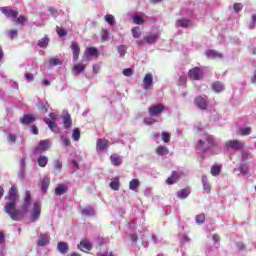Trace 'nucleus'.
I'll return each instance as SVG.
<instances>
[{
    "instance_id": "obj_1",
    "label": "nucleus",
    "mask_w": 256,
    "mask_h": 256,
    "mask_svg": "<svg viewBox=\"0 0 256 256\" xmlns=\"http://www.w3.org/2000/svg\"><path fill=\"white\" fill-rule=\"evenodd\" d=\"M17 199H19V195L17 194V187L12 186L8 192V195L5 197L7 202L4 206V211L11 217L13 221H19L21 219L19 217L20 211L15 208L17 205Z\"/></svg>"
},
{
    "instance_id": "obj_2",
    "label": "nucleus",
    "mask_w": 256,
    "mask_h": 256,
    "mask_svg": "<svg viewBox=\"0 0 256 256\" xmlns=\"http://www.w3.org/2000/svg\"><path fill=\"white\" fill-rule=\"evenodd\" d=\"M213 147H219V143L215 140V136L206 134L203 139L198 140L195 149L196 151H202V153H207L209 149H213Z\"/></svg>"
},
{
    "instance_id": "obj_3",
    "label": "nucleus",
    "mask_w": 256,
    "mask_h": 256,
    "mask_svg": "<svg viewBox=\"0 0 256 256\" xmlns=\"http://www.w3.org/2000/svg\"><path fill=\"white\" fill-rule=\"evenodd\" d=\"M49 117H50V120L44 119V123H46V125H48L49 129H51L53 131V133H61V131L59 130V126H57V124L55 123V121H57L55 114L50 113Z\"/></svg>"
},
{
    "instance_id": "obj_4",
    "label": "nucleus",
    "mask_w": 256,
    "mask_h": 256,
    "mask_svg": "<svg viewBox=\"0 0 256 256\" xmlns=\"http://www.w3.org/2000/svg\"><path fill=\"white\" fill-rule=\"evenodd\" d=\"M51 147V143L49 140H41L38 144V147L34 150V155H41V153H45V151H49Z\"/></svg>"
},
{
    "instance_id": "obj_5",
    "label": "nucleus",
    "mask_w": 256,
    "mask_h": 256,
    "mask_svg": "<svg viewBox=\"0 0 256 256\" xmlns=\"http://www.w3.org/2000/svg\"><path fill=\"white\" fill-rule=\"evenodd\" d=\"M36 121L37 117L33 114H24L19 118V123L25 127H29V125H32V123H35Z\"/></svg>"
},
{
    "instance_id": "obj_6",
    "label": "nucleus",
    "mask_w": 256,
    "mask_h": 256,
    "mask_svg": "<svg viewBox=\"0 0 256 256\" xmlns=\"http://www.w3.org/2000/svg\"><path fill=\"white\" fill-rule=\"evenodd\" d=\"M227 149H233L234 151H242L245 147V143L239 140H229L226 142Z\"/></svg>"
},
{
    "instance_id": "obj_7",
    "label": "nucleus",
    "mask_w": 256,
    "mask_h": 256,
    "mask_svg": "<svg viewBox=\"0 0 256 256\" xmlns=\"http://www.w3.org/2000/svg\"><path fill=\"white\" fill-rule=\"evenodd\" d=\"M163 111H165V106L163 104L153 105L148 109L150 117H157L158 115H161Z\"/></svg>"
},
{
    "instance_id": "obj_8",
    "label": "nucleus",
    "mask_w": 256,
    "mask_h": 256,
    "mask_svg": "<svg viewBox=\"0 0 256 256\" xmlns=\"http://www.w3.org/2000/svg\"><path fill=\"white\" fill-rule=\"evenodd\" d=\"M188 75L193 81H200V79H203V70L199 67H194L189 70Z\"/></svg>"
},
{
    "instance_id": "obj_9",
    "label": "nucleus",
    "mask_w": 256,
    "mask_h": 256,
    "mask_svg": "<svg viewBox=\"0 0 256 256\" xmlns=\"http://www.w3.org/2000/svg\"><path fill=\"white\" fill-rule=\"evenodd\" d=\"M97 55H99V50H97V48H86L83 55V61H91V57H97Z\"/></svg>"
},
{
    "instance_id": "obj_10",
    "label": "nucleus",
    "mask_w": 256,
    "mask_h": 256,
    "mask_svg": "<svg viewBox=\"0 0 256 256\" xmlns=\"http://www.w3.org/2000/svg\"><path fill=\"white\" fill-rule=\"evenodd\" d=\"M0 11L6 17L13 19V21L19 17V12L17 10H11L9 7H1Z\"/></svg>"
},
{
    "instance_id": "obj_11",
    "label": "nucleus",
    "mask_w": 256,
    "mask_h": 256,
    "mask_svg": "<svg viewBox=\"0 0 256 256\" xmlns=\"http://www.w3.org/2000/svg\"><path fill=\"white\" fill-rule=\"evenodd\" d=\"M70 49L72 50L73 61H77L81 54V47L79 46V43L76 41L71 42Z\"/></svg>"
},
{
    "instance_id": "obj_12",
    "label": "nucleus",
    "mask_w": 256,
    "mask_h": 256,
    "mask_svg": "<svg viewBox=\"0 0 256 256\" xmlns=\"http://www.w3.org/2000/svg\"><path fill=\"white\" fill-rule=\"evenodd\" d=\"M153 87V74L147 73L143 79V89L149 91Z\"/></svg>"
},
{
    "instance_id": "obj_13",
    "label": "nucleus",
    "mask_w": 256,
    "mask_h": 256,
    "mask_svg": "<svg viewBox=\"0 0 256 256\" xmlns=\"http://www.w3.org/2000/svg\"><path fill=\"white\" fill-rule=\"evenodd\" d=\"M39 217H41V203L35 202L33 212L31 214V220L37 221V219H39Z\"/></svg>"
},
{
    "instance_id": "obj_14",
    "label": "nucleus",
    "mask_w": 256,
    "mask_h": 256,
    "mask_svg": "<svg viewBox=\"0 0 256 256\" xmlns=\"http://www.w3.org/2000/svg\"><path fill=\"white\" fill-rule=\"evenodd\" d=\"M181 178V174L177 171H172L171 176L168 177L166 180L167 185H175L177 183V180Z\"/></svg>"
},
{
    "instance_id": "obj_15",
    "label": "nucleus",
    "mask_w": 256,
    "mask_h": 256,
    "mask_svg": "<svg viewBox=\"0 0 256 256\" xmlns=\"http://www.w3.org/2000/svg\"><path fill=\"white\" fill-rule=\"evenodd\" d=\"M109 147V140L99 138L96 143L97 151H105Z\"/></svg>"
},
{
    "instance_id": "obj_16",
    "label": "nucleus",
    "mask_w": 256,
    "mask_h": 256,
    "mask_svg": "<svg viewBox=\"0 0 256 256\" xmlns=\"http://www.w3.org/2000/svg\"><path fill=\"white\" fill-rule=\"evenodd\" d=\"M194 103L199 109H207V99L203 98V96L196 97Z\"/></svg>"
},
{
    "instance_id": "obj_17",
    "label": "nucleus",
    "mask_w": 256,
    "mask_h": 256,
    "mask_svg": "<svg viewBox=\"0 0 256 256\" xmlns=\"http://www.w3.org/2000/svg\"><path fill=\"white\" fill-rule=\"evenodd\" d=\"M79 249H81V251H91V249H93V244H91V242L87 239L81 240L80 244H79Z\"/></svg>"
},
{
    "instance_id": "obj_18",
    "label": "nucleus",
    "mask_w": 256,
    "mask_h": 256,
    "mask_svg": "<svg viewBox=\"0 0 256 256\" xmlns=\"http://www.w3.org/2000/svg\"><path fill=\"white\" fill-rule=\"evenodd\" d=\"M30 205H31V191L27 190L24 197V203L22 205L23 211H28Z\"/></svg>"
},
{
    "instance_id": "obj_19",
    "label": "nucleus",
    "mask_w": 256,
    "mask_h": 256,
    "mask_svg": "<svg viewBox=\"0 0 256 256\" xmlns=\"http://www.w3.org/2000/svg\"><path fill=\"white\" fill-rule=\"evenodd\" d=\"M205 55L208 57V59H217V57L220 59L223 58V54L219 53L215 49L206 50Z\"/></svg>"
},
{
    "instance_id": "obj_20",
    "label": "nucleus",
    "mask_w": 256,
    "mask_h": 256,
    "mask_svg": "<svg viewBox=\"0 0 256 256\" xmlns=\"http://www.w3.org/2000/svg\"><path fill=\"white\" fill-rule=\"evenodd\" d=\"M110 162L114 165V167H119L120 165H122L123 160L118 154H112L110 156Z\"/></svg>"
},
{
    "instance_id": "obj_21",
    "label": "nucleus",
    "mask_w": 256,
    "mask_h": 256,
    "mask_svg": "<svg viewBox=\"0 0 256 256\" xmlns=\"http://www.w3.org/2000/svg\"><path fill=\"white\" fill-rule=\"evenodd\" d=\"M202 185H203V191L204 193H211V184H209V179L207 176H202Z\"/></svg>"
},
{
    "instance_id": "obj_22",
    "label": "nucleus",
    "mask_w": 256,
    "mask_h": 256,
    "mask_svg": "<svg viewBox=\"0 0 256 256\" xmlns=\"http://www.w3.org/2000/svg\"><path fill=\"white\" fill-rule=\"evenodd\" d=\"M212 90L214 91V93H223V91L225 90V86H223V83L216 81L214 82L212 85Z\"/></svg>"
},
{
    "instance_id": "obj_23",
    "label": "nucleus",
    "mask_w": 256,
    "mask_h": 256,
    "mask_svg": "<svg viewBox=\"0 0 256 256\" xmlns=\"http://www.w3.org/2000/svg\"><path fill=\"white\" fill-rule=\"evenodd\" d=\"M67 191H69V187H67V185L65 184H60L58 185V187L55 188V195H58V196L65 195Z\"/></svg>"
},
{
    "instance_id": "obj_24",
    "label": "nucleus",
    "mask_w": 256,
    "mask_h": 256,
    "mask_svg": "<svg viewBox=\"0 0 256 256\" xmlns=\"http://www.w3.org/2000/svg\"><path fill=\"white\" fill-rule=\"evenodd\" d=\"M120 187L121 183L119 181V177L113 178L110 182V189H112V191H119Z\"/></svg>"
},
{
    "instance_id": "obj_25",
    "label": "nucleus",
    "mask_w": 256,
    "mask_h": 256,
    "mask_svg": "<svg viewBox=\"0 0 256 256\" xmlns=\"http://www.w3.org/2000/svg\"><path fill=\"white\" fill-rule=\"evenodd\" d=\"M57 249L59 253H62V255H65L69 251V245L67 242H58Z\"/></svg>"
},
{
    "instance_id": "obj_26",
    "label": "nucleus",
    "mask_w": 256,
    "mask_h": 256,
    "mask_svg": "<svg viewBox=\"0 0 256 256\" xmlns=\"http://www.w3.org/2000/svg\"><path fill=\"white\" fill-rule=\"evenodd\" d=\"M49 243V235L40 234V239L37 241L38 247H45Z\"/></svg>"
},
{
    "instance_id": "obj_27",
    "label": "nucleus",
    "mask_w": 256,
    "mask_h": 256,
    "mask_svg": "<svg viewBox=\"0 0 256 256\" xmlns=\"http://www.w3.org/2000/svg\"><path fill=\"white\" fill-rule=\"evenodd\" d=\"M157 39H159V33L151 34L144 37L145 43H148L149 45H153V43H155Z\"/></svg>"
},
{
    "instance_id": "obj_28",
    "label": "nucleus",
    "mask_w": 256,
    "mask_h": 256,
    "mask_svg": "<svg viewBox=\"0 0 256 256\" xmlns=\"http://www.w3.org/2000/svg\"><path fill=\"white\" fill-rule=\"evenodd\" d=\"M189 25H191V20L189 19L182 18L176 21V27L187 28Z\"/></svg>"
},
{
    "instance_id": "obj_29",
    "label": "nucleus",
    "mask_w": 256,
    "mask_h": 256,
    "mask_svg": "<svg viewBox=\"0 0 256 256\" xmlns=\"http://www.w3.org/2000/svg\"><path fill=\"white\" fill-rule=\"evenodd\" d=\"M156 153L160 156L169 155V148H167V146L160 145L156 148Z\"/></svg>"
},
{
    "instance_id": "obj_30",
    "label": "nucleus",
    "mask_w": 256,
    "mask_h": 256,
    "mask_svg": "<svg viewBox=\"0 0 256 256\" xmlns=\"http://www.w3.org/2000/svg\"><path fill=\"white\" fill-rule=\"evenodd\" d=\"M63 123H64V127H66L67 129L71 128V125H73V120L71 119V114L67 113L66 115H64Z\"/></svg>"
},
{
    "instance_id": "obj_31",
    "label": "nucleus",
    "mask_w": 256,
    "mask_h": 256,
    "mask_svg": "<svg viewBox=\"0 0 256 256\" xmlns=\"http://www.w3.org/2000/svg\"><path fill=\"white\" fill-rule=\"evenodd\" d=\"M37 45L41 49H47V47L49 46V37L45 36L44 38H41L38 41Z\"/></svg>"
},
{
    "instance_id": "obj_32",
    "label": "nucleus",
    "mask_w": 256,
    "mask_h": 256,
    "mask_svg": "<svg viewBox=\"0 0 256 256\" xmlns=\"http://www.w3.org/2000/svg\"><path fill=\"white\" fill-rule=\"evenodd\" d=\"M141 186L139 179H133L129 182V189L131 191H137V188Z\"/></svg>"
},
{
    "instance_id": "obj_33",
    "label": "nucleus",
    "mask_w": 256,
    "mask_h": 256,
    "mask_svg": "<svg viewBox=\"0 0 256 256\" xmlns=\"http://www.w3.org/2000/svg\"><path fill=\"white\" fill-rule=\"evenodd\" d=\"M37 163L39 167H47V164L49 163V158L47 156H39L37 159Z\"/></svg>"
},
{
    "instance_id": "obj_34",
    "label": "nucleus",
    "mask_w": 256,
    "mask_h": 256,
    "mask_svg": "<svg viewBox=\"0 0 256 256\" xmlns=\"http://www.w3.org/2000/svg\"><path fill=\"white\" fill-rule=\"evenodd\" d=\"M27 21H28L27 16H24V15H20L19 17H16L14 19V23H17L18 25H25Z\"/></svg>"
},
{
    "instance_id": "obj_35",
    "label": "nucleus",
    "mask_w": 256,
    "mask_h": 256,
    "mask_svg": "<svg viewBox=\"0 0 256 256\" xmlns=\"http://www.w3.org/2000/svg\"><path fill=\"white\" fill-rule=\"evenodd\" d=\"M210 173H211V175H213V177H217V175H219V173H221V166L213 165L211 167Z\"/></svg>"
},
{
    "instance_id": "obj_36",
    "label": "nucleus",
    "mask_w": 256,
    "mask_h": 256,
    "mask_svg": "<svg viewBox=\"0 0 256 256\" xmlns=\"http://www.w3.org/2000/svg\"><path fill=\"white\" fill-rule=\"evenodd\" d=\"M82 215L93 216L95 215V210L88 206L82 210Z\"/></svg>"
},
{
    "instance_id": "obj_37",
    "label": "nucleus",
    "mask_w": 256,
    "mask_h": 256,
    "mask_svg": "<svg viewBox=\"0 0 256 256\" xmlns=\"http://www.w3.org/2000/svg\"><path fill=\"white\" fill-rule=\"evenodd\" d=\"M72 139L74 141H79V139H81V131L79 130V128H75L73 130Z\"/></svg>"
},
{
    "instance_id": "obj_38",
    "label": "nucleus",
    "mask_w": 256,
    "mask_h": 256,
    "mask_svg": "<svg viewBox=\"0 0 256 256\" xmlns=\"http://www.w3.org/2000/svg\"><path fill=\"white\" fill-rule=\"evenodd\" d=\"M84 69H85V66L76 65L73 67V73H74V75H79V73H83Z\"/></svg>"
},
{
    "instance_id": "obj_39",
    "label": "nucleus",
    "mask_w": 256,
    "mask_h": 256,
    "mask_svg": "<svg viewBox=\"0 0 256 256\" xmlns=\"http://www.w3.org/2000/svg\"><path fill=\"white\" fill-rule=\"evenodd\" d=\"M161 137H162V141H164V143H169V141H171V134L169 132H162L161 133Z\"/></svg>"
},
{
    "instance_id": "obj_40",
    "label": "nucleus",
    "mask_w": 256,
    "mask_h": 256,
    "mask_svg": "<svg viewBox=\"0 0 256 256\" xmlns=\"http://www.w3.org/2000/svg\"><path fill=\"white\" fill-rule=\"evenodd\" d=\"M104 19L106 21V23H109V25H115V17H113V15L108 14L104 16Z\"/></svg>"
},
{
    "instance_id": "obj_41",
    "label": "nucleus",
    "mask_w": 256,
    "mask_h": 256,
    "mask_svg": "<svg viewBox=\"0 0 256 256\" xmlns=\"http://www.w3.org/2000/svg\"><path fill=\"white\" fill-rule=\"evenodd\" d=\"M56 32H57L58 37H67V30H65L59 26L56 27Z\"/></svg>"
},
{
    "instance_id": "obj_42",
    "label": "nucleus",
    "mask_w": 256,
    "mask_h": 256,
    "mask_svg": "<svg viewBox=\"0 0 256 256\" xmlns=\"http://www.w3.org/2000/svg\"><path fill=\"white\" fill-rule=\"evenodd\" d=\"M132 35L134 39H139V37H141V29H139V27L132 28Z\"/></svg>"
},
{
    "instance_id": "obj_43",
    "label": "nucleus",
    "mask_w": 256,
    "mask_h": 256,
    "mask_svg": "<svg viewBox=\"0 0 256 256\" xmlns=\"http://www.w3.org/2000/svg\"><path fill=\"white\" fill-rule=\"evenodd\" d=\"M118 53L121 57H125V53H127V46L125 45H120L118 46Z\"/></svg>"
},
{
    "instance_id": "obj_44",
    "label": "nucleus",
    "mask_w": 256,
    "mask_h": 256,
    "mask_svg": "<svg viewBox=\"0 0 256 256\" xmlns=\"http://www.w3.org/2000/svg\"><path fill=\"white\" fill-rule=\"evenodd\" d=\"M195 220H196V223H198V225H203V223H205V214L197 215Z\"/></svg>"
},
{
    "instance_id": "obj_45",
    "label": "nucleus",
    "mask_w": 256,
    "mask_h": 256,
    "mask_svg": "<svg viewBox=\"0 0 256 256\" xmlns=\"http://www.w3.org/2000/svg\"><path fill=\"white\" fill-rule=\"evenodd\" d=\"M178 197H180V199H187V197H189V191H187V189H182L178 193Z\"/></svg>"
},
{
    "instance_id": "obj_46",
    "label": "nucleus",
    "mask_w": 256,
    "mask_h": 256,
    "mask_svg": "<svg viewBox=\"0 0 256 256\" xmlns=\"http://www.w3.org/2000/svg\"><path fill=\"white\" fill-rule=\"evenodd\" d=\"M133 19L136 25H143V23L145 22V20H143V18L139 15H134Z\"/></svg>"
},
{
    "instance_id": "obj_47",
    "label": "nucleus",
    "mask_w": 256,
    "mask_h": 256,
    "mask_svg": "<svg viewBox=\"0 0 256 256\" xmlns=\"http://www.w3.org/2000/svg\"><path fill=\"white\" fill-rule=\"evenodd\" d=\"M256 27V14L251 15V21L249 23V29H255Z\"/></svg>"
},
{
    "instance_id": "obj_48",
    "label": "nucleus",
    "mask_w": 256,
    "mask_h": 256,
    "mask_svg": "<svg viewBox=\"0 0 256 256\" xmlns=\"http://www.w3.org/2000/svg\"><path fill=\"white\" fill-rule=\"evenodd\" d=\"M239 133L244 136L251 135V128L250 127L240 128Z\"/></svg>"
},
{
    "instance_id": "obj_49",
    "label": "nucleus",
    "mask_w": 256,
    "mask_h": 256,
    "mask_svg": "<svg viewBox=\"0 0 256 256\" xmlns=\"http://www.w3.org/2000/svg\"><path fill=\"white\" fill-rule=\"evenodd\" d=\"M48 188H49V179L44 178V179L42 180L41 189H42V191H47Z\"/></svg>"
},
{
    "instance_id": "obj_50",
    "label": "nucleus",
    "mask_w": 256,
    "mask_h": 256,
    "mask_svg": "<svg viewBox=\"0 0 256 256\" xmlns=\"http://www.w3.org/2000/svg\"><path fill=\"white\" fill-rule=\"evenodd\" d=\"M233 9H234L235 13H239V11L243 10V4H241V3H234Z\"/></svg>"
},
{
    "instance_id": "obj_51",
    "label": "nucleus",
    "mask_w": 256,
    "mask_h": 256,
    "mask_svg": "<svg viewBox=\"0 0 256 256\" xmlns=\"http://www.w3.org/2000/svg\"><path fill=\"white\" fill-rule=\"evenodd\" d=\"M122 73L125 77H131L133 75V69L126 68L122 71Z\"/></svg>"
},
{
    "instance_id": "obj_52",
    "label": "nucleus",
    "mask_w": 256,
    "mask_h": 256,
    "mask_svg": "<svg viewBox=\"0 0 256 256\" xmlns=\"http://www.w3.org/2000/svg\"><path fill=\"white\" fill-rule=\"evenodd\" d=\"M49 65H61V60L59 58L50 59L48 62Z\"/></svg>"
},
{
    "instance_id": "obj_53",
    "label": "nucleus",
    "mask_w": 256,
    "mask_h": 256,
    "mask_svg": "<svg viewBox=\"0 0 256 256\" xmlns=\"http://www.w3.org/2000/svg\"><path fill=\"white\" fill-rule=\"evenodd\" d=\"M101 39L102 41H107V39H109V31L103 30L101 34Z\"/></svg>"
},
{
    "instance_id": "obj_54",
    "label": "nucleus",
    "mask_w": 256,
    "mask_h": 256,
    "mask_svg": "<svg viewBox=\"0 0 256 256\" xmlns=\"http://www.w3.org/2000/svg\"><path fill=\"white\" fill-rule=\"evenodd\" d=\"M30 131H31L32 135H37L39 133V128L37 127V125H32L30 127Z\"/></svg>"
},
{
    "instance_id": "obj_55",
    "label": "nucleus",
    "mask_w": 256,
    "mask_h": 256,
    "mask_svg": "<svg viewBox=\"0 0 256 256\" xmlns=\"http://www.w3.org/2000/svg\"><path fill=\"white\" fill-rule=\"evenodd\" d=\"M54 167H55V169H57L58 171H61V168L63 167V164H61V161L55 160V161H54Z\"/></svg>"
},
{
    "instance_id": "obj_56",
    "label": "nucleus",
    "mask_w": 256,
    "mask_h": 256,
    "mask_svg": "<svg viewBox=\"0 0 256 256\" xmlns=\"http://www.w3.org/2000/svg\"><path fill=\"white\" fill-rule=\"evenodd\" d=\"M38 109H39V111H42L43 113H47V111H49L47 109V106H45V104H43V103L38 105Z\"/></svg>"
},
{
    "instance_id": "obj_57",
    "label": "nucleus",
    "mask_w": 256,
    "mask_h": 256,
    "mask_svg": "<svg viewBox=\"0 0 256 256\" xmlns=\"http://www.w3.org/2000/svg\"><path fill=\"white\" fill-rule=\"evenodd\" d=\"M17 30L16 29H13V30H10L9 31V37L10 39H15V37H17Z\"/></svg>"
},
{
    "instance_id": "obj_58",
    "label": "nucleus",
    "mask_w": 256,
    "mask_h": 256,
    "mask_svg": "<svg viewBox=\"0 0 256 256\" xmlns=\"http://www.w3.org/2000/svg\"><path fill=\"white\" fill-rule=\"evenodd\" d=\"M8 141H9V143H15V141H17V138L15 137V134H9L8 135Z\"/></svg>"
},
{
    "instance_id": "obj_59",
    "label": "nucleus",
    "mask_w": 256,
    "mask_h": 256,
    "mask_svg": "<svg viewBox=\"0 0 256 256\" xmlns=\"http://www.w3.org/2000/svg\"><path fill=\"white\" fill-rule=\"evenodd\" d=\"M61 140L64 143V145H66V147H69V145L71 144V140H69V138L67 137H61Z\"/></svg>"
},
{
    "instance_id": "obj_60",
    "label": "nucleus",
    "mask_w": 256,
    "mask_h": 256,
    "mask_svg": "<svg viewBox=\"0 0 256 256\" xmlns=\"http://www.w3.org/2000/svg\"><path fill=\"white\" fill-rule=\"evenodd\" d=\"M212 241H214V243H218V241H221V237L219 236V234H214L212 236Z\"/></svg>"
},
{
    "instance_id": "obj_61",
    "label": "nucleus",
    "mask_w": 256,
    "mask_h": 256,
    "mask_svg": "<svg viewBox=\"0 0 256 256\" xmlns=\"http://www.w3.org/2000/svg\"><path fill=\"white\" fill-rule=\"evenodd\" d=\"M145 125H153V120L151 118H144Z\"/></svg>"
},
{
    "instance_id": "obj_62",
    "label": "nucleus",
    "mask_w": 256,
    "mask_h": 256,
    "mask_svg": "<svg viewBox=\"0 0 256 256\" xmlns=\"http://www.w3.org/2000/svg\"><path fill=\"white\" fill-rule=\"evenodd\" d=\"M42 85H43L44 87H49V85H51V81L45 79V80L42 81Z\"/></svg>"
},
{
    "instance_id": "obj_63",
    "label": "nucleus",
    "mask_w": 256,
    "mask_h": 256,
    "mask_svg": "<svg viewBox=\"0 0 256 256\" xmlns=\"http://www.w3.org/2000/svg\"><path fill=\"white\" fill-rule=\"evenodd\" d=\"M25 77L28 81H33V79H34L33 74H31V73L25 74Z\"/></svg>"
},
{
    "instance_id": "obj_64",
    "label": "nucleus",
    "mask_w": 256,
    "mask_h": 256,
    "mask_svg": "<svg viewBox=\"0 0 256 256\" xmlns=\"http://www.w3.org/2000/svg\"><path fill=\"white\" fill-rule=\"evenodd\" d=\"M130 239H131V241H137V239H138L137 234H131Z\"/></svg>"
}]
</instances>
